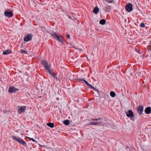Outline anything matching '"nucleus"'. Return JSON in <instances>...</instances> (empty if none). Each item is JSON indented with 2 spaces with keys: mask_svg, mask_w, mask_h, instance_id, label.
<instances>
[{
  "mask_svg": "<svg viewBox=\"0 0 151 151\" xmlns=\"http://www.w3.org/2000/svg\"><path fill=\"white\" fill-rule=\"evenodd\" d=\"M52 36L59 42L63 43L64 42V38L60 35H59L56 32H54L51 34Z\"/></svg>",
  "mask_w": 151,
  "mask_h": 151,
  "instance_id": "obj_1",
  "label": "nucleus"
},
{
  "mask_svg": "<svg viewBox=\"0 0 151 151\" xmlns=\"http://www.w3.org/2000/svg\"><path fill=\"white\" fill-rule=\"evenodd\" d=\"M11 138L12 139L16 141L20 144L24 145L25 147L27 146L26 142L22 139L19 137L12 136H11Z\"/></svg>",
  "mask_w": 151,
  "mask_h": 151,
  "instance_id": "obj_2",
  "label": "nucleus"
},
{
  "mask_svg": "<svg viewBox=\"0 0 151 151\" xmlns=\"http://www.w3.org/2000/svg\"><path fill=\"white\" fill-rule=\"evenodd\" d=\"M50 65H48V72L49 74L52 77L57 78L56 77V74L53 72V70L50 68Z\"/></svg>",
  "mask_w": 151,
  "mask_h": 151,
  "instance_id": "obj_3",
  "label": "nucleus"
},
{
  "mask_svg": "<svg viewBox=\"0 0 151 151\" xmlns=\"http://www.w3.org/2000/svg\"><path fill=\"white\" fill-rule=\"evenodd\" d=\"M17 107L18 108V112L19 114L24 112L26 110L27 106H18Z\"/></svg>",
  "mask_w": 151,
  "mask_h": 151,
  "instance_id": "obj_4",
  "label": "nucleus"
},
{
  "mask_svg": "<svg viewBox=\"0 0 151 151\" xmlns=\"http://www.w3.org/2000/svg\"><path fill=\"white\" fill-rule=\"evenodd\" d=\"M32 35L31 34L28 33L26 35L24 38V40L25 42H27L32 40Z\"/></svg>",
  "mask_w": 151,
  "mask_h": 151,
  "instance_id": "obj_5",
  "label": "nucleus"
},
{
  "mask_svg": "<svg viewBox=\"0 0 151 151\" xmlns=\"http://www.w3.org/2000/svg\"><path fill=\"white\" fill-rule=\"evenodd\" d=\"M19 90V89L15 88L13 86H10L8 89V92L10 93H15Z\"/></svg>",
  "mask_w": 151,
  "mask_h": 151,
  "instance_id": "obj_6",
  "label": "nucleus"
},
{
  "mask_svg": "<svg viewBox=\"0 0 151 151\" xmlns=\"http://www.w3.org/2000/svg\"><path fill=\"white\" fill-rule=\"evenodd\" d=\"M125 9L127 12H131L132 10V4L131 3L127 4L126 6Z\"/></svg>",
  "mask_w": 151,
  "mask_h": 151,
  "instance_id": "obj_7",
  "label": "nucleus"
},
{
  "mask_svg": "<svg viewBox=\"0 0 151 151\" xmlns=\"http://www.w3.org/2000/svg\"><path fill=\"white\" fill-rule=\"evenodd\" d=\"M137 110L139 114L141 115L143 111V107L142 106H138L137 107Z\"/></svg>",
  "mask_w": 151,
  "mask_h": 151,
  "instance_id": "obj_8",
  "label": "nucleus"
},
{
  "mask_svg": "<svg viewBox=\"0 0 151 151\" xmlns=\"http://www.w3.org/2000/svg\"><path fill=\"white\" fill-rule=\"evenodd\" d=\"M127 116L129 117H133L134 115L133 111L131 110H129L128 112H126Z\"/></svg>",
  "mask_w": 151,
  "mask_h": 151,
  "instance_id": "obj_9",
  "label": "nucleus"
},
{
  "mask_svg": "<svg viewBox=\"0 0 151 151\" xmlns=\"http://www.w3.org/2000/svg\"><path fill=\"white\" fill-rule=\"evenodd\" d=\"M4 15L5 16L8 17H11L13 16V14L11 12L6 11L4 12Z\"/></svg>",
  "mask_w": 151,
  "mask_h": 151,
  "instance_id": "obj_10",
  "label": "nucleus"
},
{
  "mask_svg": "<svg viewBox=\"0 0 151 151\" xmlns=\"http://www.w3.org/2000/svg\"><path fill=\"white\" fill-rule=\"evenodd\" d=\"M12 51L10 49H7L5 50L3 52V54L4 55H8L11 54Z\"/></svg>",
  "mask_w": 151,
  "mask_h": 151,
  "instance_id": "obj_11",
  "label": "nucleus"
},
{
  "mask_svg": "<svg viewBox=\"0 0 151 151\" xmlns=\"http://www.w3.org/2000/svg\"><path fill=\"white\" fill-rule=\"evenodd\" d=\"M42 64L43 65L44 67L46 70H47V62L46 60H42L41 62Z\"/></svg>",
  "mask_w": 151,
  "mask_h": 151,
  "instance_id": "obj_12",
  "label": "nucleus"
},
{
  "mask_svg": "<svg viewBox=\"0 0 151 151\" xmlns=\"http://www.w3.org/2000/svg\"><path fill=\"white\" fill-rule=\"evenodd\" d=\"M145 112L146 114H150L151 112V108L150 107L146 108L145 109Z\"/></svg>",
  "mask_w": 151,
  "mask_h": 151,
  "instance_id": "obj_13",
  "label": "nucleus"
},
{
  "mask_svg": "<svg viewBox=\"0 0 151 151\" xmlns=\"http://www.w3.org/2000/svg\"><path fill=\"white\" fill-rule=\"evenodd\" d=\"M102 122H90L88 124L89 125H98L99 126H100L101 125V124L102 123Z\"/></svg>",
  "mask_w": 151,
  "mask_h": 151,
  "instance_id": "obj_14",
  "label": "nucleus"
},
{
  "mask_svg": "<svg viewBox=\"0 0 151 151\" xmlns=\"http://www.w3.org/2000/svg\"><path fill=\"white\" fill-rule=\"evenodd\" d=\"M99 12V9L97 6H96L93 10V12L95 14H97Z\"/></svg>",
  "mask_w": 151,
  "mask_h": 151,
  "instance_id": "obj_15",
  "label": "nucleus"
},
{
  "mask_svg": "<svg viewBox=\"0 0 151 151\" xmlns=\"http://www.w3.org/2000/svg\"><path fill=\"white\" fill-rule=\"evenodd\" d=\"M87 86L88 87L93 89V90H94L95 91H98L97 89H96L95 88H94L93 86H92L91 85H90L89 83L88 85H87Z\"/></svg>",
  "mask_w": 151,
  "mask_h": 151,
  "instance_id": "obj_16",
  "label": "nucleus"
},
{
  "mask_svg": "<svg viewBox=\"0 0 151 151\" xmlns=\"http://www.w3.org/2000/svg\"><path fill=\"white\" fill-rule=\"evenodd\" d=\"M87 86L88 87L93 89V90H94L95 91H98L97 89H96L95 88H94L93 86H92L91 85H90L89 83L88 85H87Z\"/></svg>",
  "mask_w": 151,
  "mask_h": 151,
  "instance_id": "obj_17",
  "label": "nucleus"
},
{
  "mask_svg": "<svg viewBox=\"0 0 151 151\" xmlns=\"http://www.w3.org/2000/svg\"><path fill=\"white\" fill-rule=\"evenodd\" d=\"M48 126L52 128L54 127V123H48Z\"/></svg>",
  "mask_w": 151,
  "mask_h": 151,
  "instance_id": "obj_18",
  "label": "nucleus"
},
{
  "mask_svg": "<svg viewBox=\"0 0 151 151\" xmlns=\"http://www.w3.org/2000/svg\"><path fill=\"white\" fill-rule=\"evenodd\" d=\"M106 20L104 19H102L100 21V24L102 25H104L105 24Z\"/></svg>",
  "mask_w": 151,
  "mask_h": 151,
  "instance_id": "obj_19",
  "label": "nucleus"
},
{
  "mask_svg": "<svg viewBox=\"0 0 151 151\" xmlns=\"http://www.w3.org/2000/svg\"><path fill=\"white\" fill-rule=\"evenodd\" d=\"M63 123L66 125H68L70 124V122L68 120H66L63 121Z\"/></svg>",
  "mask_w": 151,
  "mask_h": 151,
  "instance_id": "obj_20",
  "label": "nucleus"
},
{
  "mask_svg": "<svg viewBox=\"0 0 151 151\" xmlns=\"http://www.w3.org/2000/svg\"><path fill=\"white\" fill-rule=\"evenodd\" d=\"M110 95L112 97H114L116 95L115 93L113 91H111L110 93Z\"/></svg>",
  "mask_w": 151,
  "mask_h": 151,
  "instance_id": "obj_21",
  "label": "nucleus"
},
{
  "mask_svg": "<svg viewBox=\"0 0 151 151\" xmlns=\"http://www.w3.org/2000/svg\"><path fill=\"white\" fill-rule=\"evenodd\" d=\"M140 27H141L145 28V25L144 23H142L140 25Z\"/></svg>",
  "mask_w": 151,
  "mask_h": 151,
  "instance_id": "obj_22",
  "label": "nucleus"
},
{
  "mask_svg": "<svg viewBox=\"0 0 151 151\" xmlns=\"http://www.w3.org/2000/svg\"><path fill=\"white\" fill-rule=\"evenodd\" d=\"M91 119L92 120L97 121L98 120H100L101 119V118H96V119Z\"/></svg>",
  "mask_w": 151,
  "mask_h": 151,
  "instance_id": "obj_23",
  "label": "nucleus"
},
{
  "mask_svg": "<svg viewBox=\"0 0 151 151\" xmlns=\"http://www.w3.org/2000/svg\"><path fill=\"white\" fill-rule=\"evenodd\" d=\"M20 53H24L25 54L27 53V52L26 51L24 50H21L20 51Z\"/></svg>",
  "mask_w": 151,
  "mask_h": 151,
  "instance_id": "obj_24",
  "label": "nucleus"
},
{
  "mask_svg": "<svg viewBox=\"0 0 151 151\" xmlns=\"http://www.w3.org/2000/svg\"><path fill=\"white\" fill-rule=\"evenodd\" d=\"M30 140H32L34 142H37L34 139L31 138H30L29 137H27Z\"/></svg>",
  "mask_w": 151,
  "mask_h": 151,
  "instance_id": "obj_25",
  "label": "nucleus"
},
{
  "mask_svg": "<svg viewBox=\"0 0 151 151\" xmlns=\"http://www.w3.org/2000/svg\"><path fill=\"white\" fill-rule=\"evenodd\" d=\"M135 51L136 52H137L139 54H141V52H140V50L138 49L135 48Z\"/></svg>",
  "mask_w": 151,
  "mask_h": 151,
  "instance_id": "obj_26",
  "label": "nucleus"
},
{
  "mask_svg": "<svg viewBox=\"0 0 151 151\" xmlns=\"http://www.w3.org/2000/svg\"><path fill=\"white\" fill-rule=\"evenodd\" d=\"M147 49L149 50H151V46L149 45L148 46Z\"/></svg>",
  "mask_w": 151,
  "mask_h": 151,
  "instance_id": "obj_27",
  "label": "nucleus"
},
{
  "mask_svg": "<svg viewBox=\"0 0 151 151\" xmlns=\"http://www.w3.org/2000/svg\"><path fill=\"white\" fill-rule=\"evenodd\" d=\"M78 80L79 81H85V80H84V79L80 78L79 79H78Z\"/></svg>",
  "mask_w": 151,
  "mask_h": 151,
  "instance_id": "obj_28",
  "label": "nucleus"
},
{
  "mask_svg": "<svg viewBox=\"0 0 151 151\" xmlns=\"http://www.w3.org/2000/svg\"><path fill=\"white\" fill-rule=\"evenodd\" d=\"M84 82H85L87 85H88L89 84V83L86 80L84 81Z\"/></svg>",
  "mask_w": 151,
  "mask_h": 151,
  "instance_id": "obj_29",
  "label": "nucleus"
},
{
  "mask_svg": "<svg viewBox=\"0 0 151 151\" xmlns=\"http://www.w3.org/2000/svg\"><path fill=\"white\" fill-rule=\"evenodd\" d=\"M84 82H85L87 85H88L89 84V83L86 80L84 81Z\"/></svg>",
  "mask_w": 151,
  "mask_h": 151,
  "instance_id": "obj_30",
  "label": "nucleus"
},
{
  "mask_svg": "<svg viewBox=\"0 0 151 151\" xmlns=\"http://www.w3.org/2000/svg\"><path fill=\"white\" fill-rule=\"evenodd\" d=\"M67 38L68 39V38H70V35L69 34H67Z\"/></svg>",
  "mask_w": 151,
  "mask_h": 151,
  "instance_id": "obj_31",
  "label": "nucleus"
},
{
  "mask_svg": "<svg viewBox=\"0 0 151 151\" xmlns=\"http://www.w3.org/2000/svg\"><path fill=\"white\" fill-rule=\"evenodd\" d=\"M109 3H112L113 2L112 1H109Z\"/></svg>",
  "mask_w": 151,
  "mask_h": 151,
  "instance_id": "obj_32",
  "label": "nucleus"
},
{
  "mask_svg": "<svg viewBox=\"0 0 151 151\" xmlns=\"http://www.w3.org/2000/svg\"><path fill=\"white\" fill-rule=\"evenodd\" d=\"M77 49H78V50H82L81 49H80V48H78Z\"/></svg>",
  "mask_w": 151,
  "mask_h": 151,
  "instance_id": "obj_33",
  "label": "nucleus"
}]
</instances>
